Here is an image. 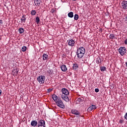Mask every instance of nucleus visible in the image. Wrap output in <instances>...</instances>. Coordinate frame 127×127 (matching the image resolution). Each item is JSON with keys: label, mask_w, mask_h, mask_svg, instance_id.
Wrapping results in <instances>:
<instances>
[{"label": "nucleus", "mask_w": 127, "mask_h": 127, "mask_svg": "<svg viewBox=\"0 0 127 127\" xmlns=\"http://www.w3.org/2000/svg\"><path fill=\"white\" fill-rule=\"evenodd\" d=\"M86 51L85 48L80 47L77 50L76 56L78 59H81L84 57Z\"/></svg>", "instance_id": "1"}, {"label": "nucleus", "mask_w": 127, "mask_h": 127, "mask_svg": "<svg viewBox=\"0 0 127 127\" xmlns=\"http://www.w3.org/2000/svg\"><path fill=\"white\" fill-rule=\"evenodd\" d=\"M62 99L65 102H69V98H68V95H69V91L66 88H63L62 89Z\"/></svg>", "instance_id": "2"}, {"label": "nucleus", "mask_w": 127, "mask_h": 127, "mask_svg": "<svg viewBox=\"0 0 127 127\" xmlns=\"http://www.w3.org/2000/svg\"><path fill=\"white\" fill-rule=\"evenodd\" d=\"M37 80L39 84H44V82H45V76L40 75L37 77Z\"/></svg>", "instance_id": "3"}, {"label": "nucleus", "mask_w": 127, "mask_h": 127, "mask_svg": "<svg viewBox=\"0 0 127 127\" xmlns=\"http://www.w3.org/2000/svg\"><path fill=\"white\" fill-rule=\"evenodd\" d=\"M119 52L122 56H124L127 53V49L125 47H121L119 49Z\"/></svg>", "instance_id": "4"}, {"label": "nucleus", "mask_w": 127, "mask_h": 127, "mask_svg": "<svg viewBox=\"0 0 127 127\" xmlns=\"http://www.w3.org/2000/svg\"><path fill=\"white\" fill-rule=\"evenodd\" d=\"M56 104L61 109H65V105H64V103H63V101L61 99L58 101Z\"/></svg>", "instance_id": "5"}, {"label": "nucleus", "mask_w": 127, "mask_h": 127, "mask_svg": "<svg viewBox=\"0 0 127 127\" xmlns=\"http://www.w3.org/2000/svg\"><path fill=\"white\" fill-rule=\"evenodd\" d=\"M67 44L68 46H70V47L75 46V40H73V39H71L70 40L67 41Z\"/></svg>", "instance_id": "6"}, {"label": "nucleus", "mask_w": 127, "mask_h": 127, "mask_svg": "<svg viewBox=\"0 0 127 127\" xmlns=\"http://www.w3.org/2000/svg\"><path fill=\"white\" fill-rule=\"evenodd\" d=\"M52 99L56 102V104L57 103V102H59V101H60V100H61V98L60 97L57 96V95L55 94L52 95Z\"/></svg>", "instance_id": "7"}, {"label": "nucleus", "mask_w": 127, "mask_h": 127, "mask_svg": "<svg viewBox=\"0 0 127 127\" xmlns=\"http://www.w3.org/2000/svg\"><path fill=\"white\" fill-rule=\"evenodd\" d=\"M38 124V127H45V121L40 120L39 121Z\"/></svg>", "instance_id": "8"}, {"label": "nucleus", "mask_w": 127, "mask_h": 127, "mask_svg": "<svg viewBox=\"0 0 127 127\" xmlns=\"http://www.w3.org/2000/svg\"><path fill=\"white\" fill-rule=\"evenodd\" d=\"M121 6L123 9H127V1L123 0L121 3Z\"/></svg>", "instance_id": "9"}, {"label": "nucleus", "mask_w": 127, "mask_h": 127, "mask_svg": "<svg viewBox=\"0 0 127 127\" xmlns=\"http://www.w3.org/2000/svg\"><path fill=\"white\" fill-rule=\"evenodd\" d=\"M37 125H38V122L36 120L32 121L31 122V126L32 127H37Z\"/></svg>", "instance_id": "10"}, {"label": "nucleus", "mask_w": 127, "mask_h": 127, "mask_svg": "<svg viewBox=\"0 0 127 127\" xmlns=\"http://www.w3.org/2000/svg\"><path fill=\"white\" fill-rule=\"evenodd\" d=\"M96 109H97V106L91 105L88 108V110L89 111H94V110H96Z\"/></svg>", "instance_id": "11"}, {"label": "nucleus", "mask_w": 127, "mask_h": 127, "mask_svg": "<svg viewBox=\"0 0 127 127\" xmlns=\"http://www.w3.org/2000/svg\"><path fill=\"white\" fill-rule=\"evenodd\" d=\"M34 3L36 6H39L41 3V0H34Z\"/></svg>", "instance_id": "12"}, {"label": "nucleus", "mask_w": 127, "mask_h": 127, "mask_svg": "<svg viewBox=\"0 0 127 127\" xmlns=\"http://www.w3.org/2000/svg\"><path fill=\"white\" fill-rule=\"evenodd\" d=\"M61 69L63 72H66L67 71V67L64 64L61 66Z\"/></svg>", "instance_id": "13"}, {"label": "nucleus", "mask_w": 127, "mask_h": 127, "mask_svg": "<svg viewBox=\"0 0 127 127\" xmlns=\"http://www.w3.org/2000/svg\"><path fill=\"white\" fill-rule=\"evenodd\" d=\"M71 113L73 114V115H76L77 116H80V112L76 110H72Z\"/></svg>", "instance_id": "14"}, {"label": "nucleus", "mask_w": 127, "mask_h": 127, "mask_svg": "<svg viewBox=\"0 0 127 127\" xmlns=\"http://www.w3.org/2000/svg\"><path fill=\"white\" fill-rule=\"evenodd\" d=\"M42 57L44 61L45 60H48V55L46 54H43Z\"/></svg>", "instance_id": "15"}, {"label": "nucleus", "mask_w": 127, "mask_h": 127, "mask_svg": "<svg viewBox=\"0 0 127 127\" xmlns=\"http://www.w3.org/2000/svg\"><path fill=\"white\" fill-rule=\"evenodd\" d=\"M78 67L79 65H78V64L76 63L73 64L72 68L73 70H77V69H78Z\"/></svg>", "instance_id": "16"}, {"label": "nucleus", "mask_w": 127, "mask_h": 127, "mask_svg": "<svg viewBox=\"0 0 127 127\" xmlns=\"http://www.w3.org/2000/svg\"><path fill=\"white\" fill-rule=\"evenodd\" d=\"M25 20H26V18H25V16H24V15H23L21 18V23H24L25 22Z\"/></svg>", "instance_id": "17"}, {"label": "nucleus", "mask_w": 127, "mask_h": 127, "mask_svg": "<svg viewBox=\"0 0 127 127\" xmlns=\"http://www.w3.org/2000/svg\"><path fill=\"white\" fill-rule=\"evenodd\" d=\"M68 17H70V18H72L74 17L73 13V12H70L68 13Z\"/></svg>", "instance_id": "18"}, {"label": "nucleus", "mask_w": 127, "mask_h": 127, "mask_svg": "<svg viewBox=\"0 0 127 127\" xmlns=\"http://www.w3.org/2000/svg\"><path fill=\"white\" fill-rule=\"evenodd\" d=\"M19 33L21 34L24 32V29L23 28H20L18 29Z\"/></svg>", "instance_id": "19"}, {"label": "nucleus", "mask_w": 127, "mask_h": 127, "mask_svg": "<svg viewBox=\"0 0 127 127\" xmlns=\"http://www.w3.org/2000/svg\"><path fill=\"white\" fill-rule=\"evenodd\" d=\"M35 21H36L37 24H38V23H39V22H40V19L39 18V17L37 16L36 17Z\"/></svg>", "instance_id": "20"}, {"label": "nucleus", "mask_w": 127, "mask_h": 127, "mask_svg": "<svg viewBox=\"0 0 127 127\" xmlns=\"http://www.w3.org/2000/svg\"><path fill=\"white\" fill-rule=\"evenodd\" d=\"M27 49V48L26 47V46H24L22 47L21 51H22V52H25Z\"/></svg>", "instance_id": "21"}, {"label": "nucleus", "mask_w": 127, "mask_h": 127, "mask_svg": "<svg viewBox=\"0 0 127 127\" xmlns=\"http://www.w3.org/2000/svg\"><path fill=\"white\" fill-rule=\"evenodd\" d=\"M96 63L97 64H99V65H102V61L101 60V59H99V60H96Z\"/></svg>", "instance_id": "22"}, {"label": "nucleus", "mask_w": 127, "mask_h": 127, "mask_svg": "<svg viewBox=\"0 0 127 127\" xmlns=\"http://www.w3.org/2000/svg\"><path fill=\"white\" fill-rule=\"evenodd\" d=\"M74 20H78L79 19V15L77 14H75L74 16Z\"/></svg>", "instance_id": "23"}, {"label": "nucleus", "mask_w": 127, "mask_h": 127, "mask_svg": "<svg viewBox=\"0 0 127 127\" xmlns=\"http://www.w3.org/2000/svg\"><path fill=\"white\" fill-rule=\"evenodd\" d=\"M36 14V11L35 10H32L31 11V15H35Z\"/></svg>", "instance_id": "24"}, {"label": "nucleus", "mask_w": 127, "mask_h": 127, "mask_svg": "<svg viewBox=\"0 0 127 127\" xmlns=\"http://www.w3.org/2000/svg\"><path fill=\"white\" fill-rule=\"evenodd\" d=\"M100 70L102 71H106V70H107V68L106 67V66H101Z\"/></svg>", "instance_id": "25"}, {"label": "nucleus", "mask_w": 127, "mask_h": 127, "mask_svg": "<svg viewBox=\"0 0 127 127\" xmlns=\"http://www.w3.org/2000/svg\"><path fill=\"white\" fill-rule=\"evenodd\" d=\"M47 72L50 75H51V74H53V70L52 69H49L47 70Z\"/></svg>", "instance_id": "26"}, {"label": "nucleus", "mask_w": 127, "mask_h": 127, "mask_svg": "<svg viewBox=\"0 0 127 127\" xmlns=\"http://www.w3.org/2000/svg\"><path fill=\"white\" fill-rule=\"evenodd\" d=\"M114 37H115V36L114 35V34H111L110 35V39H114Z\"/></svg>", "instance_id": "27"}, {"label": "nucleus", "mask_w": 127, "mask_h": 127, "mask_svg": "<svg viewBox=\"0 0 127 127\" xmlns=\"http://www.w3.org/2000/svg\"><path fill=\"white\" fill-rule=\"evenodd\" d=\"M52 91H53V89L52 88L48 89V93H50L51 92H52Z\"/></svg>", "instance_id": "28"}, {"label": "nucleus", "mask_w": 127, "mask_h": 127, "mask_svg": "<svg viewBox=\"0 0 127 127\" xmlns=\"http://www.w3.org/2000/svg\"><path fill=\"white\" fill-rule=\"evenodd\" d=\"M82 99L81 98H78L76 100L77 103H79V102H81Z\"/></svg>", "instance_id": "29"}, {"label": "nucleus", "mask_w": 127, "mask_h": 127, "mask_svg": "<svg viewBox=\"0 0 127 127\" xmlns=\"http://www.w3.org/2000/svg\"><path fill=\"white\" fill-rule=\"evenodd\" d=\"M124 19H125V22H126V23H127V15H126L125 16H124Z\"/></svg>", "instance_id": "30"}, {"label": "nucleus", "mask_w": 127, "mask_h": 127, "mask_svg": "<svg viewBox=\"0 0 127 127\" xmlns=\"http://www.w3.org/2000/svg\"><path fill=\"white\" fill-rule=\"evenodd\" d=\"M99 90L98 89V88L95 89V92H96V93H99Z\"/></svg>", "instance_id": "31"}, {"label": "nucleus", "mask_w": 127, "mask_h": 127, "mask_svg": "<svg viewBox=\"0 0 127 127\" xmlns=\"http://www.w3.org/2000/svg\"><path fill=\"white\" fill-rule=\"evenodd\" d=\"M3 24V22L2 21V20H0V25H1Z\"/></svg>", "instance_id": "32"}, {"label": "nucleus", "mask_w": 127, "mask_h": 127, "mask_svg": "<svg viewBox=\"0 0 127 127\" xmlns=\"http://www.w3.org/2000/svg\"><path fill=\"white\" fill-rule=\"evenodd\" d=\"M15 73H16L17 74L18 73V70L17 69H14Z\"/></svg>", "instance_id": "33"}, {"label": "nucleus", "mask_w": 127, "mask_h": 127, "mask_svg": "<svg viewBox=\"0 0 127 127\" xmlns=\"http://www.w3.org/2000/svg\"><path fill=\"white\" fill-rule=\"evenodd\" d=\"M125 120H127V113L125 115Z\"/></svg>", "instance_id": "34"}, {"label": "nucleus", "mask_w": 127, "mask_h": 127, "mask_svg": "<svg viewBox=\"0 0 127 127\" xmlns=\"http://www.w3.org/2000/svg\"><path fill=\"white\" fill-rule=\"evenodd\" d=\"M125 44H127V39H126L124 42Z\"/></svg>", "instance_id": "35"}, {"label": "nucleus", "mask_w": 127, "mask_h": 127, "mask_svg": "<svg viewBox=\"0 0 127 127\" xmlns=\"http://www.w3.org/2000/svg\"><path fill=\"white\" fill-rule=\"evenodd\" d=\"M120 124H122L123 123V120H121L119 122Z\"/></svg>", "instance_id": "36"}, {"label": "nucleus", "mask_w": 127, "mask_h": 127, "mask_svg": "<svg viewBox=\"0 0 127 127\" xmlns=\"http://www.w3.org/2000/svg\"><path fill=\"white\" fill-rule=\"evenodd\" d=\"M0 96H1V90L0 89Z\"/></svg>", "instance_id": "37"}, {"label": "nucleus", "mask_w": 127, "mask_h": 127, "mask_svg": "<svg viewBox=\"0 0 127 127\" xmlns=\"http://www.w3.org/2000/svg\"><path fill=\"white\" fill-rule=\"evenodd\" d=\"M126 67H127V62H126Z\"/></svg>", "instance_id": "38"}]
</instances>
